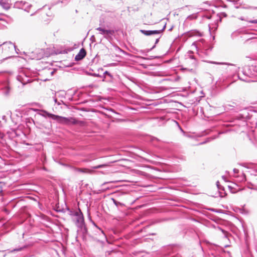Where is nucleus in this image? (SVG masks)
I'll use <instances>...</instances> for the list:
<instances>
[{
    "label": "nucleus",
    "mask_w": 257,
    "mask_h": 257,
    "mask_svg": "<svg viewBox=\"0 0 257 257\" xmlns=\"http://www.w3.org/2000/svg\"><path fill=\"white\" fill-rule=\"evenodd\" d=\"M155 47V45L150 49L151 50L154 49Z\"/></svg>",
    "instance_id": "nucleus-33"
},
{
    "label": "nucleus",
    "mask_w": 257,
    "mask_h": 257,
    "mask_svg": "<svg viewBox=\"0 0 257 257\" xmlns=\"http://www.w3.org/2000/svg\"><path fill=\"white\" fill-rule=\"evenodd\" d=\"M166 28V25H165L163 29L161 30H141L140 32L146 36H150L152 35L159 34L162 33Z\"/></svg>",
    "instance_id": "nucleus-7"
},
{
    "label": "nucleus",
    "mask_w": 257,
    "mask_h": 257,
    "mask_svg": "<svg viewBox=\"0 0 257 257\" xmlns=\"http://www.w3.org/2000/svg\"><path fill=\"white\" fill-rule=\"evenodd\" d=\"M249 188L257 190V187H254L253 185H251V187H249Z\"/></svg>",
    "instance_id": "nucleus-23"
},
{
    "label": "nucleus",
    "mask_w": 257,
    "mask_h": 257,
    "mask_svg": "<svg viewBox=\"0 0 257 257\" xmlns=\"http://www.w3.org/2000/svg\"><path fill=\"white\" fill-rule=\"evenodd\" d=\"M222 177V178H223L224 180H225V177H224V176H223Z\"/></svg>",
    "instance_id": "nucleus-34"
},
{
    "label": "nucleus",
    "mask_w": 257,
    "mask_h": 257,
    "mask_svg": "<svg viewBox=\"0 0 257 257\" xmlns=\"http://www.w3.org/2000/svg\"><path fill=\"white\" fill-rule=\"evenodd\" d=\"M240 19L241 20H242V21H244L245 20L242 17L240 18Z\"/></svg>",
    "instance_id": "nucleus-31"
},
{
    "label": "nucleus",
    "mask_w": 257,
    "mask_h": 257,
    "mask_svg": "<svg viewBox=\"0 0 257 257\" xmlns=\"http://www.w3.org/2000/svg\"><path fill=\"white\" fill-rule=\"evenodd\" d=\"M54 101H55V103H57V99H56V98H54Z\"/></svg>",
    "instance_id": "nucleus-29"
},
{
    "label": "nucleus",
    "mask_w": 257,
    "mask_h": 257,
    "mask_svg": "<svg viewBox=\"0 0 257 257\" xmlns=\"http://www.w3.org/2000/svg\"><path fill=\"white\" fill-rule=\"evenodd\" d=\"M228 188L230 190V191L232 192V193H235L236 192V190H233V187L230 186V185H229L228 186Z\"/></svg>",
    "instance_id": "nucleus-20"
},
{
    "label": "nucleus",
    "mask_w": 257,
    "mask_h": 257,
    "mask_svg": "<svg viewBox=\"0 0 257 257\" xmlns=\"http://www.w3.org/2000/svg\"><path fill=\"white\" fill-rule=\"evenodd\" d=\"M190 35L191 36H201L202 34H201V33L198 32H192L190 34Z\"/></svg>",
    "instance_id": "nucleus-13"
},
{
    "label": "nucleus",
    "mask_w": 257,
    "mask_h": 257,
    "mask_svg": "<svg viewBox=\"0 0 257 257\" xmlns=\"http://www.w3.org/2000/svg\"><path fill=\"white\" fill-rule=\"evenodd\" d=\"M17 80L21 82L23 85L31 82L30 79L27 76L24 72L20 73L17 77Z\"/></svg>",
    "instance_id": "nucleus-6"
},
{
    "label": "nucleus",
    "mask_w": 257,
    "mask_h": 257,
    "mask_svg": "<svg viewBox=\"0 0 257 257\" xmlns=\"http://www.w3.org/2000/svg\"><path fill=\"white\" fill-rule=\"evenodd\" d=\"M233 172L234 173H237L238 172V170L236 169H233Z\"/></svg>",
    "instance_id": "nucleus-26"
},
{
    "label": "nucleus",
    "mask_w": 257,
    "mask_h": 257,
    "mask_svg": "<svg viewBox=\"0 0 257 257\" xmlns=\"http://www.w3.org/2000/svg\"><path fill=\"white\" fill-rule=\"evenodd\" d=\"M245 175L244 174H242V176H241V181H243L245 180Z\"/></svg>",
    "instance_id": "nucleus-24"
},
{
    "label": "nucleus",
    "mask_w": 257,
    "mask_h": 257,
    "mask_svg": "<svg viewBox=\"0 0 257 257\" xmlns=\"http://www.w3.org/2000/svg\"><path fill=\"white\" fill-rule=\"evenodd\" d=\"M108 166V165L107 164H102V165H97V166H95L92 167V168L93 169H97L105 168L106 167H107Z\"/></svg>",
    "instance_id": "nucleus-12"
},
{
    "label": "nucleus",
    "mask_w": 257,
    "mask_h": 257,
    "mask_svg": "<svg viewBox=\"0 0 257 257\" xmlns=\"http://www.w3.org/2000/svg\"><path fill=\"white\" fill-rule=\"evenodd\" d=\"M196 18H197V16H196V15H190L187 17L188 20H193V19H195Z\"/></svg>",
    "instance_id": "nucleus-16"
},
{
    "label": "nucleus",
    "mask_w": 257,
    "mask_h": 257,
    "mask_svg": "<svg viewBox=\"0 0 257 257\" xmlns=\"http://www.w3.org/2000/svg\"><path fill=\"white\" fill-rule=\"evenodd\" d=\"M112 182H104V183L102 184V185H105V184H107V183H112Z\"/></svg>",
    "instance_id": "nucleus-28"
},
{
    "label": "nucleus",
    "mask_w": 257,
    "mask_h": 257,
    "mask_svg": "<svg viewBox=\"0 0 257 257\" xmlns=\"http://www.w3.org/2000/svg\"><path fill=\"white\" fill-rule=\"evenodd\" d=\"M9 92H10V90H9V88L8 87H6V88H5V89L4 90V93L5 95H8L9 94Z\"/></svg>",
    "instance_id": "nucleus-14"
},
{
    "label": "nucleus",
    "mask_w": 257,
    "mask_h": 257,
    "mask_svg": "<svg viewBox=\"0 0 257 257\" xmlns=\"http://www.w3.org/2000/svg\"><path fill=\"white\" fill-rule=\"evenodd\" d=\"M86 51L84 48H82L79 51V53L76 55L75 59L76 61L82 60L86 56Z\"/></svg>",
    "instance_id": "nucleus-9"
},
{
    "label": "nucleus",
    "mask_w": 257,
    "mask_h": 257,
    "mask_svg": "<svg viewBox=\"0 0 257 257\" xmlns=\"http://www.w3.org/2000/svg\"><path fill=\"white\" fill-rule=\"evenodd\" d=\"M0 5L5 10H9L10 8V4L6 1H3Z\"/></svg>",
    "instance_id": "nucleus-11"
},
{
    "label": "nucleus",
    "mask_w": 257,
    "mask_h": 257,
    "mask_svg": "<svg viewBox=\"0 0 257 257\" xmlns=\"http://www.w3.org/2000/svg\"><path fill=\"white\" fill-rule=\"evenodd\" d=\"M211 63H213V64H223L222 63H217V62H211Z\"/></svg>",
    "instance_id": "nucleus-27"
},
{
    "label": "nucleus",
    "mask_w": 257,
    "mask_h": 257,
    "mask_svg": "<svg viewBox=\"0 0 257 257\" xmlns=\"http://www.w3.org/2000/svg\"><path fill=\"white\" fill-rule=\"evenodd\" d=\"M14 7L17 9L24 10L25 11L28 12L31 7V5L26 2L17 1L15 3Z\"/></svg>",
    "instance_id": "nucleus-4"
},
{
    "label": "nucleus",
    "mask_w": 257,
    "mask_h": 257,
    "mask_svg": "<svg viewBox=\"0 0 257 257\" xmlns=\"http://www.w3.org/2000/svg\"><path fill=\"white\" fill-rule=\"evenodd\" d=\"M217 229L221 231L225 235V237H226V235H227V232L224 230V229H222L221 228H220V227L218 226L217 227Z\"/></svg>",
    "instance_id": "nucleus-15"
},
{
    "label": "nucleus",
    "mask_w": 257,
    "mask_h": 257,
    "mask_svg": "<svg viewBox=\"0 0 257 257\" xmlns=\"http://www.w3.org/2000/svg\"><path fill=\"white\" fill-rule=\"evenodd\" d=\"M44 55V52L43 49H36L31 53L30 57L32 59L40 60Z\"/></svg>",
    "instance_id": "nucleus-5"
},
{
    "label": "nucleus",
    "mask_w": 257,
    "mask_h": 257,
    "mask_svg": "<svg viewBox=\"0 0 257 257\" xmlns=\"http://www.w3.org/2000/svg\"><path fill=\"white\" fill-rule=\"evenodd\" d=\"M47 114L53 120L63 124H79V125L83 126L85 124L84 121L78 120L74 117H65L50 113H47Z\"/></svg>",
    "instance_id": "nucleus-1"
},
{
    "label": "nucleus",
    "mask_w": 257,
    "mask_h": 257,
    "mask_svg": "<svg viewBox=\"0 0 257 257\" xmlns=\"http://www.w3.org/2000/svg\"><path fill=\"white\" fill-rule=\"evenodd\" d=\"M238 78H239V79H240L243 81L250 82V80L249 79H248V78L244 79L242 77H241L239 75H238Z\"/></svg>",
    "instance_id": "nucleus-19"
},
{
    "label": "nucleus",
    "mask_w": 257,
    "mask_h": 257,
    "mask_svg": "<svg viewBox=\"0 0 257 257\" xmlns=\"http://www.w3.org/2000/svg\"><path fill=\"white\" fill-rule=\"evenodd\" d=\"M96 30L99 31V34L104 35L105 38H107V36L112 35L113 31L109 30H105L101 27H98L96 29Z\"/></svg>",
    "instance_id": "nucleus-8"
},
{
    "label": "nucleus",
    "mask_w": 257,
    "mask_h": 257,
    "mask_svg": "<svg viewBox=\"0 0 257 257\" xmlns=\"http://www.w3.org/2000/svg\"><path fill=\"white\" fill-rule=\"evenodd\" d=\"M112 199V200L113 201V202H114L115 203H116L115 200L114 199Z\"/></svg>",
    "instance_id": "nucleus-35"
},
{
    "label": "nucleus",
    "mask_w": 257,
    "mask_h": 257,
    "mask_svg": "<svg viewBox=\"0 0 257 257\" xmlns=\"http://www.w3.org/2000/svg\"><path fill=\"white\" fill-rule=\"evenodd\" d=\"M103 75L104 76L107 75L109 76L111 79L112 78V75L108 71H106L104 72ZM105 77V76H104Z\"/></svg>",
    "instance_id": "nucleus-17"
},
{
    "label": "nucleus",
    "mask_w": 257,
    "mask_h": 257,
    "mask_svg": "<svg viewBox=\"0 0 257 257\" xmlns=\"http://www.w3.org/2000/svg\"><path fill=\"white\" fill-rule=\"evenodd\" d=\"M216 185H217V186L218 188H219V182H218V181H217V182H216Z\"/></svg>",
    "instance_id": "nucleus-30"
},
{
    "label": "nucleus",
    "mask_w": 257,
    "mask_h": 257,
    "mask_svg": "<svg viewBox=\"0 0 257 257\" xmlns=\"http://www.w3.org/2000/svg\"><path fill=\"white\" fill-rule=\"evenodd\" d=\"M93 224L95 226V227L98 229V231H97V232L100 235L101 238L102 239H106V236L105 233H104L103 231L98 226H97L94 223V222H93Z\"/></svg>",
    "instance_id": "nucleus-10"
},
{
    "label": "nucleus",
    "mask_w": 257,
    "mask_h": 257,
    "mask_svg": "<svg viewBox=\"0 0 257 257\" xmlns=\"http://www.w3.org/2000/svg\"><path fill=\"white\" fill-rule=\"evenodd\" d=\"M204 40L201 39L197 43L196 42H194L192 44L193 46H194L196 49L199 48L201 50L198 52L200 53V55L203 56V55L205 56H208L210 54V52L211 50V48L208 46V45H204L202 46L201 44H203Z\"/></svg>",
    "instance_id": "nucleus-2"
},
{
    "label": "nucleus",
    "mask_w": 257,
    "mask_h": 257,
    "mask_svg": "<svg viewBox=\"0 0 257 257\" xmlns=\"http://www.w3.org/2000/svg\"><path fill=\"white\" fill-rule=\"evenodd\" d=\"M22 249V247L16 248L14 249L13 250H12V252L19 251L21 250Z\"/></svg>",
    "instance_id": "nucleus-21"
},
{
    "label": "nucleus",
    "mask_w": 257,
    "mask_h": 257,
    "mask_svg": "<svg viewBox=\"0 0 257 257\" xmlns=\"http://www.w3.org/2000/svg\"><path fill=\"white\" fill-rule=\"evenodd\" d=\"M0 21H3L5 23H6V22L5 21H4V20H3L2 19H0Z\"/></svg>",
    "instance_id": "nucleus-32"
},
{
    "label": "nucleus",
    "mask_w": 257,
    "mask_h": 257,
    "mask_svg": "<svg viewBox=\"0 0 257 257\" xmlns=\"http://www.w3.org/2000/svg\"><path fill=\"white\" fill-rule=\"evenodd\" d=\"M42 112H43V113L41 114V115H42L44 117H49V116L47 114V113H48V112H47L46 111H45V110H43ZM50 118H51V117H50Z\"/></svg>",
    "instance_id": "nucleus-18"
},
{
    "label": "nucleus",
    "mask_w": 257,
    "mask_h": 257,
    "mask_svg": "<svg viewBox=\"0 0 257 257\" xmlns=\"http://www.w3.org/2000/svg\"><path fill=\"white\" fill-rule=\"evenodd\" d=\"M3 1H4V0H0V4L2 3Z\"/></svg>",
    "instance_id": "nucleus-37"
},
{
    "label": "nucleus",
    "mask_w": 257,
    "mask_h": 257,
    "mask_svg": "<svg viewBox=\"0 0 257 257\" xmlns=\"http://www.w3.org/2000/svg\"><path fill=\"white\" fill-rule=\"evenodd\" d=\"M160 38V37H159L158 38H157L156 39V41H155V44H156L158 43Z\"/></svg>",
    "instance_id": "nucleus-25"
},
{
    "label": "nucleus",
    "mask_w": 257,
    "mask_h": 257,
    "mask_svg": "<svg viewBox=\"0 0 257 257\" xmlns=\"http://www.w3.org/2000/svg\"><path fill=\"white\" fill-rule=\"evenodd\" d=\"M172 29H173V27H171V28L169 30V31H171V30H172Z\"/></svg>",
    "instance_id": "nucleus-36"
},
{
    "label": "nucleus",
    "mask_w": 257,
    "mask_h": 257,
    "mask_svg": "<svg viewBox=\"0 0 257 257\" xmlns=\"http://www.w3.org/2000/svg\"><path fill=\"white\" fill-rule=\"evenodd\" d=\"M71 215L75 217L74 220L76 225L79 227H82L84 223V218L80 210L74 211Z\"/></svg>",
    "instance_id": "nucleus-3"
},
{
    "label": "nucleus",
    "mask_w": 257,
    "mask_h": 257,
    "mask_svg": "<svg viewBox=\"0 0 257 257\" xmlns=\"http://www.w3.org/2000/svg\"><path fill=\"white\" fill-rule=\"evenodd\" d=\"M248 22L250 23L257 24V20L248 21Z\"/></svg>",
    "instance_id": "nucleus-22"
}]
</instances>
